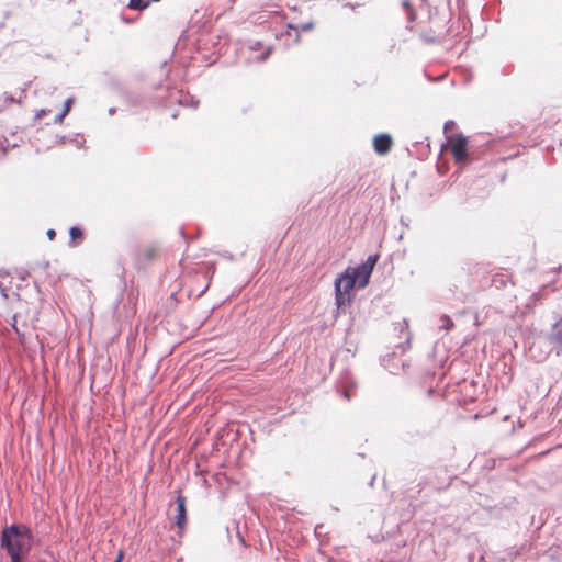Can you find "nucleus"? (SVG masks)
<instances>
[{
	"label": "nucleus",
	"instance_id": "obj_15",
	"mask_svg": "<svg viewBox=\"0 0 562 562\" xmlns=\"http://www.w3.org/2000/svg\"><path fill=\"white\" fill-rule=\"evenodd\" d=\"M402 4H403V7H404L408 12H409V19H411V20H414V13H413V11H412V9H411V3H409V1H408V0H404Z\"/></svg>",
	"mask_w": 562,
	"mask_h": 562
},
{
	"label": "nucleus",
	"instance_id": "obj_3",
	"mask_svg": "<svg viewBox=\"0 0 562 562\" xmlns=\"http://www.w3.org/2000/svg\"><path fill=\"white\" fill-rule=\"evenodd\" d=\"M375 263L376 256H369L366 262L362 265L348 269L350 270V276L352 279H355V282L359 289H362L368 284Z\"/></svg>",
	"mask_w": 562,
	"mask_h": 562
},
{
	"label": "nucleus",
	"instance_id": "obj_13",
	"mask_svg": "<svg viewBox=\"0 0 562 562\" xmlns=\"http://www.w3.org/2000/svg\"><path fill=\"white\" fill-rule=\"evenodd\" d=\"M289 27L292 29V25H289ZM313 27H314V24L312 22H307V23L301 24L299 27H295V30L311 31ZM293 29H294V26H293Z\"/></svg>",
	"mask_w": 562,
	"mask_h": 562
},
{
	"label": "nucleus",
	"instance_id": "obj_9",
	"mask_svg": "<svg viewBox=\"0 0 562 562\" xmlns=\"http://www.w3.org/2000/svg\"><path fill=\"white\" fill-rule=\"evenodd\" d=\"M552 339L562 349V326L555 327Z\"/></svg>",
	"mask_w": 562,
	"mask_h": 562
},
{
	"label": "nucleus",
	"instance_id": "obj_4",
	"mask_svg": "<svg viewBox=\"0 0 562 562\" xmlns=\"http://www.w3.org/2000/svg\"><path fill=\"white\" fill-rule=\"evenodd\" d=\"M451 151L458 164L465 162L468 159L467 138L459 136L457 139L451 140Z\"/></svg>",
	"mask_w": 562,
	"mask_h": 562
},
{
	"label": "nucleus",
	"instance_id": "obj_2",
	"mask_svg": "<svg viewBox=\"0 0 562 562\" xmlns=\"http://www.w3.org/2000/svg\"><path fill=\"white\" fill-rule=\"evenodd\" d=\"M357 286L355 279L350 276V270H346L335 281V296L338 307L344 306L350 302L349 292Z\"/></svg>",
	"mask_w": 562,
	"mask_h": 562
},
{
	"label": "nucleus",
	"instance_id": "obj_19",
	"mask_svg": "<svg viewBox=\"0 0 562 562\" xmlns=\"http://www.w3.org/2000/svg\"><path fill=\"white\" fill-rule=\"evenodd\" d=\"M55 236H56V233H55V231H54V229H48V231H47V237H48L50 240H53V239L55 238Z\"/></svg>",
	"mask_w": 562,
	"mask_h": 562
},
{
	"label": "nucleus",
	"instance_id": "obj_11",
	"mask_svg": "<svg viewBox=\"0 0 562 562\" xmlns=\"http://www.w3.org/2000/svg\"><path fill=\"white\" fill-rule=\"evenodd\" d=\"M441 328H445L446 330H449L453 327V322L447 316V315H443L441 316Z\"/></svg>",
	"mask_w": 562,
	"mask_h": 562
},
{
	"label": "nucleus",
	"instance_id": "obj_1",
	"mask_svg": "<svg viewBox=\"0 0 562 562\" xmlns=\"http://www.w3.org/2000/svg\"><path fill=\"white\" fill-rule=\"evenodd\" d=\"M33 546L32 531L25 525H11L1 532V548L11 558V562H23Z\"/></svg>",
	"mask_w": 562,
	"mask_h": 562
},
{
	"label": "nucleus",
	"instance_id": "obj_6",
	"mask_svg": "<svg viewBox=\"0 0 562 562\" xmlns=\"http://www.w3.org/2000/svg\"><path fill=\"white\" fill-rule=\"evenodd\" d=\"M177 516H176V525L181 530L184 528L187 524L186 516V498L182 495H178L177 497Z\"/></svg>",
	"mask_w": 562,
	"mask_h": 562
},
{
	"label": "nucleus",
	"instance_id": "obj_14",
	"mask_svg": "<svg viewBox=\"0 0 562 562\" xmlns=\"http://www.w3.org/2000/svg\"><path fill=\"white\" fill-rule=\"evenodd\" d=\"M71 105H72V99H67V100L65 101V103H64V109H63V111H61V112H63L65 115H67V114L69 113L70 109H71Z\"/></svg>",
	"mask_w": 562,
	"mask_h": 562
},
{
	"label": "nucleus",
	"instance_id": "obj_7",
	"mask_svg": "<svg viewBox=\"0 0 562 562\" xmlns=\"http://www.w3.org/2000/svg\"><path fill=\"white\" fill-rule=\"evenodd\" d=\"M150 4V0H130L128 8L133 10H144Z\"/></svg>",
	"mask_w": 562,
	"mask_h": 562
},
{
	"label": "nucleus",
	"instance_id": "obj_16",
	"mask_svg": "<svg viewBox=\"0 0 562 562\" xmlns=\"http://www.w3.org/2000/svg\"><path fill=\"white\" fill-rule=\"evenodd\" d=\"M270 52H271V49L268 48L260 57H258V60L259 61H265L269 57Z\"/></svg>",
	"mask_w": 562,
	"mask_h": 562
},
{
	"label": "nucleus",
	"instance_id": "obj_12",
	"mask_svg": "<svg viewBox=\"0 0 562 562\" xmlns=\"http://www.w3.org/2000/svg\"><path fill=\"white\" fill-rule=\"evenodd\" d=\"M69 235H70L71 239H77L82 236V232L80 228L74 226L70 228Z\"/></svg>",
	"mask_w": 562,
	"mask_h": 562
},
{
	"label": "nucleus",
	"instance_id": "obj_8",
	"mask_svg": "<svg viewBox=\"0 0 562 562\" xmlns=\"http://www.w3.org/2000/svg\"><path fill=\"white\" fill-rule=\"evenodd\" d=\"M552 339L562 349V326L555 327Z\"/></svg>",
	"mask_w": 562,
	"mask_h": 562
},
{
	"label": "nucleus",
	"instance_id": "obj_5",
	"mask_svg": "<svg viewBox=\"0 0 562 562\" xmlns=\"http://www.w3.org/2000/svg\"><path fill=\"white\" fill-rule=\"evenodd\" d=\"M373 147H374V150L380 155H384V154L389 153L392 147L391 136L387 134L376 135L373 139Z\"/></svg>",
	"mask_w": 562,
	"mask_h": 562
},
{
	"label": "nucleus",
	"instance_id": "obj_10",
	"mask_svg": "<svg viewBox=\"0 0 562 562\" xmlns=\"http://www.w3.org/2000/svg\"><path fill=\"white\" fill-rule=\"evenodd\" d=\"M552 339L562 349V326L555 327Z\"/></svg>",
	"mask_w": 562,
	"mask_h": 562
},
{
	"label": "nucleus",
	"instance_id": "obj_17",
	"mask_svg": "<svg viewBox=\"0 0 562 562\" xmlns=\"http://www.w3.org/2000/svg\"><path fill=\"white\" fill-rule=\"evenodd\" d=\"M66 115L61 112L55 117V123L60 124Z\"/></svg>",
	"mask_w": 562,
	"mask_h": 562
},
{
	"label": "nucleus",
	"instance_id": "obj_20",
	"mask_svg": "<svg viewBox=\"0 0 562 562\" xmlns=\"http://www.w3.org/2000/svg\"><path fill=\"white\" fill-rule=\"evenodd\" d=\"M454 125L452 121H449L445 124V132H447L449 128H451Z\"/></svg>",
	"mask_w": 562,
	"mask_h": 562
},
{
	"label": "nucleus",
	"instance_id": "obj_18",
	"mask_svg": "<svg viewBox=\"0 0 562 562\" xmlns=\"http://www.w3.org/2000/svg\"><path fill=\"white\" fill-rule=\"evenodd\" d=\"M46 114H47V110L42 109V110H40V111L37 112L36 117H37V119H42V117H44Z\"/></svg>",
	"mask_w": 562,
	"mask_h": 562
},
{
	"label": "nucleus",
	"instance_id": "obj_21",
	"mask_svg": "<svg viewBox=\"0 0 562 562\" xmlns=\"http://www.w3.org/2000/svg\"><path fill=\"white\" fill-rule=\"evenodd\" d=\"M345 396H346L348 400L350 398V397H349L348 392H345Z\"/></svg>",
	"mask_w": 562,
	"mask_h": 562
}]
</instances>
